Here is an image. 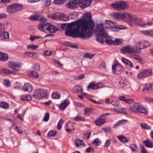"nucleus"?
Here are the masks:
<instances>
[{
	"label": "nucleus",
	"instance_id": "nucleus-1",
	"mask_svg": "<svg viewBox=\"0 0 153 153\" xmlns=\"http://www.w3.org/2000/svg\"><path fill=\"white\" fill-rule=\"evenodd\" d=\"M95 25L91 13L86 12L83 15L82 19L68 23L65 34L74 38L87 39L91 36Z\"/></svg>",
	"mask_w": 153,
	"mask_h": 153
},
{
	"label": "nucleus",
	"instance_id": "nucleus-2",
	"mask_svg": "<svg viewBox=\"0 0 153 153\" xmlns=\"http://www.w3.org/2000/svg\"><path fill=\"white\" fill-rule=\"evenodd\" d=\"M129 110L131 111L138 114H146L148 111L142 104L139 102L135 103L132 105H130Z\"/></svg>",
	"mask_w": 153,
	"mask_h": 153
},
{
	"label": "nucleus",
	"instance_id": "nucleus-3",
	"mask_svg": "<svg viewBox=\"0 0 153 153\" xmlns=\"http://www.w3.org/2000/svg\"><path fill=\"white\" fill-rule=\"evenodd\" d=\"M96 30L98 32V33H97L98 35L96 38L97 41L99 42L103 43V41L102 37L105 38H107L108 36V34L104 30V25L102 24L97 25L96 26Z\"/></svg>",
	"mask_w": 153,
	"mask_h": 153
},
{
	"label": "nucleus",
	"instance_id": "nucleus-4",
	"mask_svg": "<svg viewBox=\"0 0 153 153\" xmlns=\"http://www.w3.org/2000/svg\"><path fill=\"white\" fill-rule=\"evenodd\" d=\"M48 95V91L45 89H38L34 92L33 98L36 99H42L45 98Z\"/></svg>",
	"mask_w": 153,
	"mask_h": 153
},
{
	"label": "nucleus",
	"instance_id": "nucleus-5",
	"mask_svg": "<svg viewBox=\"0 0 153 153\" xmlns=\"http://www.w3.org/2000/svg\"><path fill=\"white\" fill-rule=\"evenodd\" d=\"M131 23H132L136 25L142 27H145V22L141 19L135 17L134 16L130 13L128 21Z\"/></svg>",
	"mask_w": 153,
	"mask_h": 153
},
{
	"label": "nucleus",
	"instance_id": "nucleus-6",
	"mask_svg": "<svg viewBox=\"0 0 153 153\" xmlns=\"http://www.w3.org/2000/svg\"><path fill=\"white\" fill-rule=\"evenodd\" d=\"M23 8V5L18 3H15L8 6L6 11L10 13H15L20 10Z\"/></svg>",
	"mask_w": 153,
	"mask_h": 153
},
{
	"label": "nucleus",
	"instance_id": "nucleus-7",
	"mask_svg": "<svg viewBox=\"0 0 153 153\" xmlns=\"http://www.w3.org/2000/svg\"><path fill=\"white\" fill-rule=\"evenodd\" d=\"M152 71L151 69H145L137 74V78L138 79H143L152 75Z\"/></svg>",
	"mask_w": 153,
	"mask_h": 153
},
{
	"label": "nucleus",
	"instance_id": "nucleus-8",
	"mask_svg": "<svg viewBox=\"0 0 153 153\" xmlns=\"http://www.w3.org/2000/svg\"><path fill=\"white\" fill-rule=\"evenodd\" d=\"M81 0H70L66 4L67 7L71 9H74L79 7H81Z\"/></svg>",
	"mask_w": 153,
	"mask_h": 153
},
{
	"label": "nucleus",
	"instance_id": "nucleus-9",
	"mask_svg": "<svg viewBox=\"0 0 153 153\" xmlns=\"http://www.w3.org/2000/svg\"><path fill=\"white\" fill-rule=\"evenodd\" d=\"M112 6L117 10H124L128 8V5L123 1L118 2L112 4Z\"/></svg>",
	"mask_w": 153,
	"mask_h": 153
},
{
	"label": "nucleus",
	"instance_id": "nucleus-10",
	"mask_svg": "<svg viewBox=\"0 0 153 153\" xmlns=\"http://www.w3.org/2000/svg\"><path fill=\"white\" fill-rule=\"evenodd\" d=\"M129 14V13H118L114 12L112 14V16L117 19H124L128 21Z\"/></svg>",
	"mask_w": 153,
	"mask_h": 153
},
{
	"label": "nucleus",
	"instance_id": "nucleus-11",
	"mask_svg": "<svg viewBox=\"0 0 153 153\" xmlns=\"http://www.w3.org/2000/svg\"><path fill=\"white\" fill-rule=\"evenodd\" d=\"M106 23L108 25V28L111 29V30L113 31H118L117 29L120 30L123 28V27H121L122 26H120L119 25H115L116 23V22H114L111 20L106 21Z\"/></svg>",
	"mask_w": 153,
	"mask_h": 153
},
{
	"label": "nucleus",
	"instance_id": "nucleus-12",
	"mask_svg": "<svg viewBox=\"0 0 153 153\" xmlns=\"http://www.w3.org/2000/svg\"><path fill=\"white\" fill-rule=\"evenodd\" d=\"M8 65L9 67L16 71H19L21 66L20 63L14 61L9 62Z\"/></svg>",
	"mask_w": 153,
	"mask_h": 153
},
{
	"label": "nucleus",
	"instance_id": "nucleus-13",
	"mask_svg": "<svg viewBox=\"0 0 153 153\" xmlns=\"http://www.w3.org/2000/svg\"><path fill=\"white\" fill-rule=\"evenodd\" d=\"M113 72L117 75L120 74L122 72L123 68L119 63H115L112 66Z\"/></svg>",
	"mask_w": 153,
	"mask_h": 153
},
{
	"label": "nucleus",
	"instance_id": "nucleus-14",
	"mask_svg": "<svg viewBox=\"0 0 153 153\" xmlns=\"http://www.w3.org/2000/svg\"><path fill=\"white\" fill-rule=\"evenodd\" d=\"M49 23L46 22H41L38 25V28L40 30L46 33L48 31Z\"/></svg>",
	"mask_w": 153,
	"mask_h": 153
},
{
	"label": "nucleus",
	"instance_id": "nucleus-15",
	"mask_svg": "<svg viewBox=\"0 0 153 153\" xmlns=\"http://www.w3.org/2000/svg\"><path fill=\"white\" fill-rule=\"evenodd\" d=\"M103 87L102 84V83H95L92 82L88 86L87 88L88 89H97Z\"/></svg>",
	"mask_w": 153,
	"mask_h": 153
},
{
	"label": "nucleus",
	"instance_id": "nucleus-16",
	"mask_svg": "<svg viewBox=\"0 0 153 153\" xmlns=\"http://www.w3.org/2000/svg\"><path fill=\"white\" fill-rule=\"evenodd\" d=\"M40 19V21H42L43 19V18L41 16V15L39 13H37L32 15L29 18V19L32 21H36L39 20Z\"/></svg>",
	"mask_w": 153,
	"mask_h": 153
},
{
	"label": "nucleus",
	"instance_id": "nucleus-17",
	"mask_svg": "<svg viewBox=\"0 0 153 153\" xmlns=\"http://www.w3.org/2000/svg\"><path fill=\"white\" fill-rule=\"evenodd\" d=\"M115 85L117 88H122L125 85L124 79L123 78H120L115 81Z\"/></svg>",
	"mask_w": 153,
	"mask_h": 153
},
{
	"label": "nucleus",
	"instance_id": "nucleus-18",
	"mask_svg": "<svg viewBox=\"0 0 153 153\" xmlns=\"http://www.w3.org/2000/svg\"><path fill=\"white\" fill-rule=\"evenodd\" d=\"M141 49L140 42H138L134 47L132 46V53H139L141 52Z\"/></svg>",
	"mask_w": 153,
	"mask_h": 153
},
{
	"label": "nucleus",
	"instance_id": "nucleus-19",
	"mask_svg": "<svg viewBox=\"0 0 153 153\" xmlns=\"http://www.w3.org/2000/svg\"><path fill=\"white\" fill-rule=\"evenodd\" d=\"M132 46L127 45L122 48L120 51L121 52L123 53H132Z\"/></svg>",
	"mask_w": 153,
	"mask_h": 153
},
{
	"label": "nucleus",
	"instance_id": "nucleus-20",
	"mask_svg": "<svg viewBox=\"0 0 153 153\" xmlns=\"http://www.w3.org/2000/svg\"><path fill=\"white\" fill-rule=\"evenodd\" d=\"M33 87L30 83L25 84L22 88V89L24 91L30 92L32 91Z\"/></svg>",
	"mask_w": 153,
	"mask_h": 153
},
{
	"label": "nucleus",
	"instance_id": "nucleus-21",
	"mask_svg": "<svg viewBox=\"0 0 153 153\" xmlns=\"http://www.w3.org/2000/svg\"><path fill=\"white\" fill-rule=\"evenodd\" d=\"M74 124L71 123H66L65 128L66 131L68 132H71L74 130L75 128L74 127Z\"/></svg>",
	"mask_w": 153,
	"mask_h": 153
},
{
	"label": "nucleus",
	"instance_id": "nucleus-22",
	"mask_svg": "<svg viewBox=\"0 0 153 153\" xmlns=\"http://www.w3.org/2000/svg\"><path fill=\"white\" fill-rule=\"evenodd\" d=\"M26 55L30 57L36 58L39 55L36 52L26 51L25 53Z\"/></svg>",
	"mask_w": 153,
	"mask_h": 153
},
{
	"label": "nucleus",
	"instance_id": "nucleus-23",
	"mask_svg": "<svg viewBox=\"0 0 153 153\" xmlns=\"http://www.w3.org/2000/svg\"><path fill=\"white\" fill-rule=\"evenodd\" d=\"M92 1L87 0H81V8H85L89 6L91 4Z\"/></svg>",
	"mask_w": 153,
	"mask_h": 153
},
{
	"label": "nucleus",
	"instance_id": "nucleus-24",
	"mask_svg": "<svg viewBox=\"0 0 153 153\" xmlns=\"http://www.w3.org/2000/svg\"><path fill=\"white\" fill-rule=\"evenodd\" d=\"M70 102L68 99H66L63 102H62L59 106V108L62 110L64 109L69 104Z\"/></svg>",
	"mask_w": 153,
	"mask_h": 153
},
{
	"label": "nucleus",
	"instance_id": "nucleus-25",
	"mask_svg": "<svg viewBox=\"0 0 153 153\" xmlns=\"http://www.w3.org/2000/svg\"><path fill=\"white\" fill-rule=\"evenodd\" d=\"M143 143L148 148H152L153 147V142L151 141L149 139L143 141Z\"/></svg>",
	"mask_w": 153,
	"mask_h": 153
},
{
	"label": "nucleus",
	"instance_id": "nucleus-26",
	"mask_svg": "<svg viewBox=\"0 0 153 153\" xmlns=\"http://www.w3.org/2000/svg\"><path fill=\"white\" fill-rule=\"evenodd\" d=\"M121 60L123 63H124L126 65L131 68H132L133 67V63L130 60L123 57L121 58Z\"/></svg>",
	"mask_w": 153,
	"mask_h": 153
},
{
	"label": "nucleus",
	"instance_id": "nucleus-27",
	"mask_svg": "<svg viewBox=\"0 0 153 153\" xmlns=\"http://www.w3.org/2000/svg\"><path fill=\"white\" fill-rule=\"evenodd\" d=\"M8 59V57L6 53H4L1 52H0V61H6Z\"/></svg>",
	"mask_w": 153,
	"mask_h": 153
},
{
	"label": "nucleus",
	"instance_id": "nucleus-28",
	"mask_svg": "<svg viewBox=\"0 0 153 153\" xmlns=\"http://www.w3.org/2000/svg\"><path fill=\"white\" fill-rule=\"evenodd\" d=\"M69 17L67 15L61 13L59 20L62 21L67 22L69 20Z\"/></svg>",
	"mask_w": 153,
	"mask_h": 153
},
{
	"label": "nucleus",
	"instance_id": "nucleus-29",
	"mask_svg": "<svg viewBox=\"0 0 153 153\" xmlns=\"http://www.w3.org/2000/svg\"><path fill=\"white\" fill-rule=\"evenodd\" d=\"M105 122L104 119L100 118L95 121V123L97 126H101L103 125L105 123Z\"/></svg>",
	"mask_w": 153,
	"mask_h": 153
},
{
	"label": "nucleus",
	"instance_id": "nucleus-30",
	"mask_svg": "<svg viewBox=\"0 0 153 153\" xmlns=\"http://www.w3.org/2000/svg\"><path fill=\"white\" fill-rule=\"evenodd\" d=\"M48 31L51 33H54L57 30V28L55 26L49 23Z\"/></svg>",
	"mask_w": 153,
	"mask_h": 153
},
{
	"label": "nucleus",
	"instance_id": "nucleus-31",
	"mask_svg": "<svg viewBox=\"0 0 153 153\" xmlns=\"http://www.w3.org/2000/svg\"><path fill=\"white\" fill-rule=\"evenodd\" d=\"M141 32L144 35L153 36V30H141Z\"/></svg>",
	"mask_w": 153,
	"mask_h": 153
},
{
	"label": "nucleus",
	"instance_id": "nucleus-32",
	"mask_svg": "<svg viewBox=\"0 0 153 153\" xmlns=\"http://www.w3.org/2000/svg\"><path fill=\"white\" fill-rule=\"evenodd\" d=\"M118 139L123 143H127L128 142V139L123 136L120 135L117 137Z\"/></svg>",
	"mask_w": 153,
	"mask_h": 153
},
{
	"label": "nucleus",
	"instance_id": "nucleus-33",
	"mask_svg": "<svg viewBox=\"0 0 153 153\" xmlns=\"http://www.w3.org/2000/svg\"><path fill=\"white\" fill-rule=\"evenodd\" d=\"M21 100H23L30 101L31 100L32 97L29 94L25 95H22L21 96Z\"/></svg>",
	"mask_w": 153,
	"mask_h": 153
},
{
	"label": "nucleus",
	"instance_id": "nucleus-34",
	"mask_svg": "<svg viewBox=\"0 0 153 153\" xmlns=\"http://www.w3.org/2000/svg\"><path fill=\"white\" fill-rule=\"evenodd\" d=\"M29 76L33 78L37 79L39 77V74L36 71H32L29 74Z\"/></svg>",
	"mask_w": 153,
	"mask_h": 153
},
{
	"label": "nucleus",
	"instance_id": "nucleus-35",
	"mask_svg": "<svg viewBox=\"0 0 153 153\" xmlns=\"http://www.w3.org/2000/svg\"><path fill=\"white\" fill-rule=\"evenodd\" d=\"M91 112V109L89 108H85L84 109L83 115L85 116H89Z\"/></svg>",
	"mask_w": 153,
	"mask_h": 153
},
{
	"label": "nucleus",
	"instance_id": "nucleus-36",
	"mask_svg": "<svg viewBox=\"0 0 153 153\" xmlns=\"http://www.w3.org/2000/svg\"><path fill=\"white\" fill-rule=\"evenodd\" d=\"M9 105L8 103L5 102H0V107L6 109L9 108Z\"/></svg>",
	"mask_w": 153,
	"mask_h": 153
},
{
	"label": "nucleus",
	"instance_id": "nucleus-37",
	"mask_svg": "<svg viewBox=\"0 0 153 153\" xmlns=\"http://www.w3.org/2000/svg\"><path fill=\"white\" fill-rule=\"evenodd\" d=\"M127 121L126 120H120L118 121L117 123H116L114 125L113 128H116L117 126H118L120 125L124 124V123Z\"/></svg>",
	"mask_w": 153,
	"mask_h": 153
},
{
	"label": "nucleus",
	"instance_id": "nucleus-38",
	"mask_svg": "<svg viewBox=\"0 0 153 153\" xmlns=\"http://www.w3.org/2000/svg\"><path fill=\"white\" fill-rule=\"evenodd\" d=\"M74 120L76 121H85L86 120V119L84 117L79 116V115H77L75 117Z\"/></svg>",
	"mask_w": 153,
	"mask_h": 153
},
{
	"label": "nucleus",
	"instance_id": "nucleus-39",
	"mask_svg": "<svg viewBox=\"0 0 153 153\" xmlns=\"http://www.w3.org/2000/svg\"><path fill=\"white\" fill-rule=\"evenodd\" d=\"M1 72L3 74H11L13 73L10 70L6 69H2L1 70Z\"/></svg>",
	"mask_w": 153,
	"mask_h": 153
},
{
	"label": "nucleus",
	"instance_id": "nucleus-40",
	"mask_svg": "<svg viewBox=\"0 0 153 153\" xmlns=\"http://www.w3.org/2000/svg\"><path fill=\"white\" fill-rule=\"evenodd\" d=\"M61 13H53L52 15V18L53 19H59Z\"/></svg>",
	"mask_w": 153,
	"mask_h": 153
},
{
	"label": "nucleus",
	"instance_id": "nucleus-41",
	"mask_svg": "<svg viewBox=\"0 0 153 153\" xmlns=\"http://www.w3.org/2000/svg\"><path fill=\"white\" fill-rule=\"evenodd\" d=\"M75 143L76 146L77 147H79L80 145H85V143L82 142V140H79L78 139L76 140L75 141Z\"/></svg>",
	"mask_w": 153,
	"mask_h": 153
},
{
	"label": "nucleus",
	"instance_id": "nucleus-42",
	"mask_svg": "<svg viewBox=\"0 0 153 153\" xmlns=\"http://www.w3.org/2000/svg\"><path fill=\"white\" fill-rule=\"evenodd\" d=\"M64 123V121L62 119H60L59 121L58 122L57 125V129L58 130H60L61 129L62 127V124Z\"/></svg>",
	"mask_w": 153,
	"mask_h": 153
},
{
	"label": "nucleus",
	"instance_id": "nucleus-43",
	"mask_svg": "<svg viewBox=\"0 0 153 153\" xmlns=\"http://www.w3.org/2000/svg\"><path fill=\"white\" fill-rule=\"evenodd\" d=\"M130 148L132 152H135L137 149V146L136 145L132 144L130 145Z\"/></svg>",
	"mask_w": 153,
	"mask_h": 153
},
{
	"label": "nucleus",
	"instance_id": "nucleus-44",
	"mask_svg": "<svg viewBox=\"0 0 153 153\" xmlns=\"http://www.w3.org/2000/svg\"><path fill=\"white\" fill-rule=\"evenodd\" d=\"M74 88L76 90V92L79 93L80 92L83 91V89L81 86H75Z\"/></svg>",
	"mask_w": 153,
	"mask_h": 153
},
{
	"label": "nucleus",
	"instance_id": "nucleus-45",
	"mask_svg": "<svg viewBox=\"0 0 153 153\" xmlns=\"http://www.w3.org/2000/svg\"><path fill=\"white\" fill-rule=\"evenodd\" d=\"M51 0H44L43 1V6L44 7H48L51 4Z\"/></svg>",
	"mask_w": 153,
	"mask_h": 153
},
{
	"label": "nucleus",
	"instance_id": "nucleus-46",
	"mask_svg": "<svg viewBox=\"0 0 153 153\" xmlns=\"http://www.w3.org/2000/svg\"><path fill=\"white\" fill-rule=\"evenodd\" d=\"M140 126L142 128L144 129H150L151 127L148 126L146 124L142 123L140 124Z\"/></svg>",
	"mask_w": 153,
	"mask_h": 153
},
{
	"label": "nucleus",
	"instance_id": "nucleus-47",
	"mask_svg": "<svg viewBox=\"0 0 153 153\" xmlns=\"http://www.w3.org/2000/svg\"><path fill=\"white\" fill-rule=\"evenodd\" d=\"M57 133V131H55L51 130L49 131L48 134V137H53L56 135Z\"/></svg>",
	"mask_w": 153,
	"mask_h": 153
},
{
	"label": "nucleus",
	"instance_id": "nucleus-48",
	"mask_svg": "<svg viewBox=\"0 0 153 153\" xmlns=\"http://www.w3.org/2000/svg\"><path fill=\"white\" fill-rule=\"evenodd\" d=\"M151 85L150 84H148L146 85L143 88L142 91H143L146 90L148 91H150L151 90Z\"/></svg>",
	"mask_w": 153,
	"mask_h": 153
},
{
	"label": "nucleus",
	"instance_id": "nucleus-49",
	"mask_svg": "<svg viewBox=\"0 0 153 153\" xmlns=\"http://www.w3.org/2000/svg\"><path fill=\"white\" fill-rule=\"evenodd\" d=\"M114 42V45H118L122 43V40L119 38H116Z\"/></svg>",
	"mask_w": 153,
	"mask_h": 153
},
{
	"label": "nucleus",
	"instance_id": "nucleus-50",
	"mask_svg": "<svg viewBox=\"0 0 153 153\" xmlns=\"http://www.w3.org/2000/svg\"><path fill=\"white\" fill-rule=\"evenodd\" d=\"M2 36L5 39H8L9 38V33L7 32H2Z\"/></svg>",
	"mask_w": 153,
	"mask_h": 153
},
{
	"label": "nucleus",
	"instance_id": "nucleus-51",
	"mask_svg": "<svg viewBox=\"0 0 153 153\" xmlns=\"http://www.w3.org/2000/svg\"><path fill=\"white\" fill-rule=\"evenodd\" d=\"M67 0H55L54 3L56 4H62Z\"/></svg>",
	"mask_w": 153,
	"mask_h": 153
},
{
	"label": "nucleus",
	"instance_id": "nucleus-52",
	"mask_svg": "<svg viewBox=\"0 0 153 153\" xmlns=\"http://www.w3.org/2000/svg\"><path fill=\"white\" fill-rule=\"evenodd\" d=\"M94 54H91L90 53H86L83 56V57L84 58H89L90 59H91Z\"/></svg>",
	"mask_w": 153,
	"mask_h": 153
},
{
	"label": "nucleus",
	"instance_id": "nucleus-53",
	"mask_svg": "<svg viewBox=\"0 0 153 153\" xmlns=\"http://www.w3.org/2000/svg\"><path fill=\"white\" fill-rule=\"evenodd\" d=\"M60 95L57 93H53L52 95V97L53 99H59L60 97Z\"/></svg>",
	"mask_w": 153,
	"mask_h": 153
},
{
	"label": "nucleus",
	"instance_id": "nucleus-54",
	"mask_svg": "<svg viewBox=\"0 0 153 153\" xmlns=\"http://www.w3.org/2000/svg\"><path fill=\"white\" fill-rule=\"evenodd\" d=\"M49 113L48 112L46 113L43 119V120L44 121H45V122L48 121L49 120Z\"/></svg>",
	"mask_w": 153,
	"mask_h": 153
},
{
	"label": "nucleus",
	"instance_id": "nucleus-55",
	"mask_svg": "<svg viewBox=\"0 0 153 153\" xmlns=\"http://www.w3.org/2000/svg\"><path fill=\"white\" fill-rule=\"evenodd\" d=\"M85 77V76L83 74H81L79 76L75 77L74 79L76 80H79L83 79Z\"/></svg>",
	"mask_w": 153,
	"mask_h": 153
},
{
	"label": "nucleus",
	"instance_id": "nucleus-56",
	"mask_svg": "<svg viewBox=\"0 0 153 153\" xmlns=\"http://www.w3.org/2000/svg\"><path fill=\"white\" fill-rule=\"evenodd\" d=\"M52 52L50 50L45 51H44V54L46 56H50L52 54Z\"/></svg>",
	"mask_w": 153,
	"mask_h": 153
},
{
	"label": "nucleus",
	"instance_id": "nucleus-57",
	"mask_svg": "<svg viewBox=\"0 0 153 153\" xmlns=\"http://www.w3.org/2000/svg\"><path fill=\"white\" fill-rule=\"evenodd\" d=\"M7 15L5 13H0V19H3L7 18Z\"/></svg>",
	"mask_w": 153,
	"mask_h": 153
},
{
	"label": "nucleus",
	"instance_id": "nucleus-58",
	"mask_svg": "<svg viewBox=\"0 0 153 153\" xmlns=\"http://www.w3.org/2000/svg\"><path fill=\"white\" fill-rule=\"evenodd\" d=\"M4 30V25L3 24L0 23V36H1L2 32H3Z\"/></svg>",
	"mask_w": 153,
	"mask_h": 153
},
{
	"label": "nucleus",
	"instance_id": "nucleus-59",
	"mask_svg": "<svg viewBox=\"0 0 153 153\" xmlns=\"http://www.w3.org/2000/svg\"><path fill=\"white\" fill-rule=\"evenodd\" d=\"M94 143H95L96 144V145L97 146H99L100 145L101 142L100 141V140L97 138L95 139L93 142Z\"/></svg>",
	"mask_w": 153,
	"mask_h": 153
},
{
	"label": "nucleus",
	"instance_id": "nucleus-60",
	"mask_svg": "<svg viewBox=\"0 0 153 153\" xmlns=\"http://www.w3.org/2000/svg\"><path fill=\"white\" fill-rule=\"evenodd\" d=\"M131 57L135 59L138 60L139 58L140 57V56L135 54H132L131 55Z\"/></svg>",
	"mask_w": 153,
	"mask_h": 153
},
{
	"label": "nucleus",
	"instance_id": "nucleus-61",
	"mask_svg": "<svg viewBox=\"0 0 153 153\" xmlns=\"http://www.w3.org/2000/svg\"><path fill=\"white\" fill-rule=\"evenodd\" d=\"M134 102V100L131 99H126L125 102L126 103L130 104H132Z\"/></svg>",
	"mask_w": 153,
	"mask_h": 153
},
{
	"label": "nucleus",
	"instance_id": "nucleus-62",
	"mask_svg": "<svg viewBox=\"0 0 153 153\" xmlns=\"http://www.w3.org/2000/svg\"><path fill=\"white\" fill-rule=\"evenodd\" d=\"M38 47V46L37 45H30L27 47V48L28 49H30V48L32 49L33 50H35Z\"/></svg>",
	"mask_w": 153,
	"mask_h": 153
},
{
	"label": "nucleus",
	"instance_id": "nucleus-63",
	"mask_svg": "<svg viewBox=\"0 0 153 153\" xmlns=\"http://www.w3.org/2000/svg\"><path fill=\"white\" fill-rule=\"evenodd\" d=\"M100 67L102 68L105 69L106 68V65L104 61H102L101 62L100 65Z\"/></svg>",
	"mask_w": 153,
	"mask_h": 153
},
{
	"label": "nucleus",
	"instance_id": "nucleus-64",
	"mask_svg": "<svg viewBox=\"0 0 153 153\" xmlns=\"http://www.w3.org/2000/svg\"><path fill=\"white\" fill-rule=\"evenodd\" d=\"M15 129L19 134H21L22 133V130L19 126H16L15 127Z\"/></svg>",
	"mask_w": 153,
	"mask_h": 153
}]
</instances>
